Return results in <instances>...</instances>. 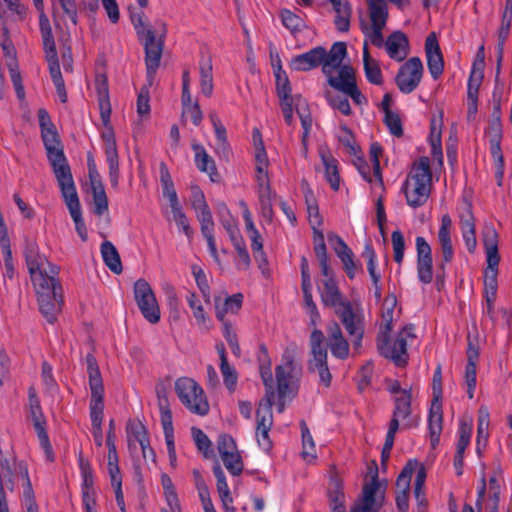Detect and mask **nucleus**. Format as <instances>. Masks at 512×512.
<instances>
[{
  "label": "nucleus",
  "instance_id": "1",
  "mask_svg": "<svg viewBox=\"0 0 512 512\" xmlns=\"http://www.w3.org/2000/svg\"><path fill=\"white\" fill-rule=\"evenodd\" d=\"M25 258L40 312L52 324L56 321L63 303L62 286L58 280L59 267L40 254L35 245L26 248Z\"/></svg>",
  "mask_w": 512,
  "mask_h": 512
},
{
  "label": "nucleus",
  "instance_id": "2",
  "mask_svg": "<svg viewBox=\"0 0 512 512\" xmlns=\"http://www.w3.org/2000/svg\"><path fill=\"white\" fill-rule=\"evenodd\" d=\"M397 304L394 295L387 296L382 304L380 331L377 336V348L385 358L391 359L397 366L407 364V345L412 343L416 336L412 325L405 326L391 341L390 333L393 329L394 310Z\"/></svg>",
  "mask_w": 512,
  "mask_h": 512
},
{
  "label": "nucleus",
  "instance_id": "3",
  "mask_svg": "<svg viewBox=\"0 0 512 512\" xmlns=\"http://www.w3.org/2000/svg\"><path fill=\"white\" fill-rule=\"evenodd\" d=\"M371 480L366 482L362 490V498L355 503L350 512H378L384 499L385 485L378 478V467L375 462L369 467ZM329 489L332 512H347L345 496L340 484L335 481Z\"/></svg>",
  "mask_w": 512,
  "mask_h": 512
},
{
  "label": "nucleus",
  "instance_id": "4",
  "mask_svg": "<svg viewBox=\"0 0 512 512\" xmlns=\"http://www.w3.org/2000/svg\"><path fill=\"white\" fill-rule=\"evenodd\" d=\"M98 84V104L100 110V117L104 126V131L101 134L103 139V149L106 157V162L109 168V178L113 186H117L119 182V155L115 139L114 130L110 123L111 117V104L109 100L108 87L106 79L103 77L100 81L97 79Z\"/></svg>",
  "mask_w": 512,
  "mask_h": 512
},
{
  "label": "nucleus",
  "instance_id": "5",
  "mask_svg": "<svg viewBox=\"0 0 512 512\" xmlns=\"http://www.w3.org/2000/svg\"><path fill=\"white\" fill-rule=\"evenodd\" d=\"M432 173L430 160L427 156L420 157L412 166L402 184V192L405 195L407 204L416 209L423 206L431 193Z\"/></svg>",
  "mask_w": 512,
  "mask_h": 512
},
{
  "label": "nucleus",
  "instance_id": "6",
  "mask_svg": "<svg viewBox=\"0 0 512 512\" xmlns=\"http://www.w3.org/2000/svg\"><path fill=\"white\" fill-rule=\"evenodd\" d=\"M41 137L59 186L73 182L71 170L61 148L55 126L51 129L42 130Z\"/></svg>",
  "mask_w": 512,
  "mask_h": 512
},
{
  "label": "nucleus",
  "instance_id": "7",
  "mask_svg": "<svg viewBox=\"0 0 512 512\" xmlns=\"http://www.w3.org/2000/svg\"><path fill=\"white\" fill-rule=\"evenodd\" d=\"M370 23L361 20L360 28L364 43L381 48L384 44L383 29L388 19V6L385 0H368Z\"/></svg>",
  "mask_w": 512,
  "mask_h": 512
},
{
  "label": "nucleus",
  "instance_id": "8",
  "mask_svg": "<svg viewBox=\"0 0 512 512\" xmlns=\"http://www.w3.org/2000/svg\"><path fill=\"white\" fill-rule=\"evenodd\" d=\"M175 390L181 403L191 412L205 416L209 412V403L204 390L196 381L188 377L179 378L175 382Z\"/></svg>",
  "mask_w": 512,
  "mask_h": 512
},
{
  "label": "nucleus",
  "instance_id": "9",
  "mask_svg": "<svg viewBox=\"0 0 512 512\" xmlns=\"http://www.w3.org/2000/svg\"><path fill=\"white\" fill-rule=\"evenodd\" d=\"M86 363L91 390L90 419L92 426H98L103 421L104 386L97 361L92 354L86 356Z\"/></svg>",
  "mask_w": 512,
  "mask_h": 512
},
{
  "label": "nucleus",
  "instance_id": "10",
  "mask_svg": "<svg viewBox=\"0 0 512 512\" xmlns=\"http://www.w3.org/2000/svg\"><path fill=\"white\" fill-rule=\"evenodd\" d=\"M156 26V32H148V35L141 38L144 40L145 65L150 83L160 66L164 39L167 33L166 24L163 21H156Z\"/></svg>",
  "mask_w": 512,
  "mask_h": 512
},
{
  "label": "nucleus",
  "instance_id": "11",
  "mask_svg": "<svg viewBox=\"0 0 512 512\" xmlns=\"http://www.w3.org/2000/svg\"><path fill=\"white\" fill-rule=\"evenodd\" d=\"M311 357L308 367L311 372H317L319 382L325 387L331 384V373L327 364V348L324 345V334L318 329H314L310 335Z\"/></svg>",
  "mask_w": 512,
  "mask_h": 512
},
{
  "label": "nucleus",
  "instance_id": "12",
  "mask_svg": "<svg viewBox=\"0 0 512 512\" xmlns=\"http://www.w3.org/2000/svg\"><path fill=\"white\" fill-rule=\"evenodd\" d=\"M420 414L412 404V394H403L402 397H393L392 417L390 425L403 430L418 427Z\"/></svg>",
  "mask_w": 512,
  "mask_h": 512
},
{
  "label": "nucleus",
  "instance_id": "13",
  "mask_svg": "<svg viewBox=\"0 0 512 512\" xmlns=\"http://www.w3.org/2000/svg\"><path fill=\"white\" fill-rule=\"evenodd\" d=\"M345 330L349 334L351 343L358 349L361 346L364 335V315L358 306H353L351 302L344 304L342 308L336 310Z\"/></svg>",
  "mask_w": 512,
  "mask_h": 512
},
{
  "label": "nucleus",
  "instance_id": "14",
  "mask_svg": "<svg viewBox=\"0 0 512 512\" xmlns=\"http://www.w3.org/2000/svg\"><path fill=\"white\" fill-rule=\"evenodd\" d=\"M337 71L336 75L334 73L325 75L328 84L337 91L349 96L357 105L366 102V98L357 87L354 69L350 65H344Z\"/></svg>",
  "mask_w": 512,
  "mask_h": 512
},
{
  "label": "nucleus",
  "instance_id": "15",
  "mask_svg": "<svg viewBox=\"0 0 512 512\" xmlns=\"http://www.w3.org/2000/svg\"><path fill=\"white\" fill-rule=\"evenodd\" d=\"M135 301L143 317L150 323L156 324L160 321V309L156 297L149 283L139 279L134 284Z\"/></svg>",
  "mask_w": 512,
  "mask_h": 512
},
{
  "label": "nucleus",
  "instance_id": "16",
  "mask_svg": "<svg viewBox=\"0 0 512 512\" xmlns=\"http://www.w3.org/2000/svg\"><path fill=\"white\" fill-rule=\"evenodd\" d=\"M423 72V63L419 57L408 59L396 74L395 82L398 89L404 94L413 92L419 86Z\"/></svg>",
  "mask_w": 512,
  "mask_h": 512
},
{
  "label": "nucleus",
  "instance_id": "17",
  "mask_svg": "<svg viewBox=\"0 0 512 512\" xmlns=\"http://www.w3.org/2000/svg\"><path fill=\"white\" fill-rule=\"evenodd\" d=\"M29 403H30V416L33 421V426L36 430L40 445L44 450L47 460H53V450L49 441L48 434L46 432V420L43 415L40 401L35 395L34 391L29 392Z\"/></svg>",
  "mask_w": 512,
  "mask_h": 512
},
{
  "label": "nucleus",
  "instance_id": "18",
  "mask_svg": "<svg viewBox=\"0 0 512 512\" xmlns=\"http://www.w3.org/2000/svg\"><path fill=\"white\" fill-rule=\"evenodd\" d=\"M256 438L258 445L266 452L272 448V441L269 437L273 425L271 400L261 401L256 411Z\"/></svg>",
  "mask_w": 512,
  "mask_h": 512
},
{
  "label": "nucleus",
  "instance_id": "19",
  "mask_svg": "<svg viewBox=\"0 0 512 512\" xmlns=\"http://www.w3.org/2000/svg\"><path fill=\"white\" fill-rule=\"evenodd\" d=\"M60 190L64 198L65 204L69 210V213L75 223L76 232L82 241L87 240V229L82 218L81 205L76 191V187L73 182L60 185Z\"/></svg>",
  "mask_w": 512,
  "mask_h": 512
},
{
  "label": "nucleus",
  "instance_id": "20",
  "mask_svg": "<svg viewBox=\"0 0 512 512\" xmlns=\"http://www.w3.org/2000/svg\"><path fill=\"white\" fill-rule=\"evenodd\" d=\"M328 241L340 259L343 265V270L345 271L347 277L350 280H353L356 274L359 271H362L361 263L355 261V255L353 251L348 247V245L340 236L336 234H329Z\"/></svg>",
  "mask_w": 512,
  "mask_h": 512
},
{
  "label": "nucleus",
  "instance_id": "21",
  "mask_svg": "<svg viewBox=\"0 0 512 512\" xmlns=\"http://www.w3.org/2000/svg\"><path fill=\"white\" fill-rule=\"evenodd\" d=\"M459 224L467 250L473 253L477 246L475 219L471 204L464 202L459 208Z\"/></svg>",
  "mask_w": 512,
  "mask_h": 512
},
{
  "label": "nucleus",
  "instance_id": "22",
  "mask_svg": "<svg viewBox=\"0 0 512 512\" xmlns=\"http://www.w3.org/2000/svg\"><path fill=\"white\" fill-rule=\"evenodd\" d=\"M452 219L448 214L441 217V224L437 234L439 251L441 253V267L452 262L454 258V247L451 238Z\"/></svg>",
  "mask_w": 512,
  "mask_h": 512
},
{
  "label": "nucleus",
  "instance_id": "23",
  "mask_svg": "<svg viewBox=\"0 0 512 512\" xmlns=\"http://www.w3.org/2000/svg\"><path fill=\"white\" fill-rule=\"evenodd\" d=\"M425 54L428 70L434 80H437L443 73L444 60L435 33H431L425 40Z\"/></svg>",
  "mask_w": 512,
  "mask_h": 512
},
{
  "label": "nucleus",
  "instance_id": "24",
  "mask_svg": "<svg viewBox=\"0 0 512 512\" xmlns=\"http://www.w3.org/2000/svg\"><path fill=\"white\" fill-rule=\"evenodd\" d=\"M197 214V218L201 225V233L203 237L206 239L208 244V249L211 257L214 261L220 264V259L216 247V241L214 237V221L212 218V213L210 211L209 206H205L203 208L195 210Z\"/></svg>",
  "mask_w": 512,
  "mask_h": 512
},
{
  "label": "nucleus",
  "instance_id": "25",
  "mask_svg": "<svg viewBox=\"0 0 512 512\" xmlns=\"http://www.w3.org/2000/svg\"><path fill=\"white\" fill-rule=\"evenodd\" d=\"M327 346L332 355L344 360L349 356V342L345 339L340 325L332 322L327 327Z\"/></svg>",
  "mask_w": 512,
  "mask_h": 512
},
{
  "label": "nucleus",
  "instance_id": "26",
  "mask_svg": "<svg viewBox=\"0 0 512 512\" xmlns=\"http://www.w3.org/2000/svg\"><path fill=\"white\" fill-rule=\"evenodd\" d=\"M294 370L293 355L290 352H285L282 357V363L275 369L277 390L281 397H285L290 392Z\"/></svg>",
  "mask_w": 512,
  "mask_h": 512
},
{
  "label": "nucleus",
  "instance_id": "27",
  "mask_svg": "<svg viewBox=\"0 0 512 512\" xmlns=\"http://www.w3.org/2000/svg\"><path fill=\"white\" fill-rule=\"evenodd\" d=\"M382 47H385L388 56L397 62H402L409 54L408 38L401 31H394L390 34L387 39L384 40Z\"/></svg>",
  "mask_w": 512,
  "mask_h": 512
},
{
  "label": "nucleus",
  "instance_id": "28",
  "mask_svg": "<svg viewBox=\"0 0 512 512\" xmlns=\"http://www.w3.org/2000/svg\"><path fill=\"white\" fill-rule=\"evenodd\" d=\"M321 301L324 306L332 307L335 311L338 308H342L344 304L350 301L345 299L341 291L339 290L338 284L335 278L324 279L319 286Z\"/></svg>",
  "mask_w": 512,
  "mask_h": 512
},
{
  "label": "nucleus",
  "instance_id": "29",
  "mask_svg": "<svg viewBox=\"0 0 512 512\" xmlns=\"http://www.w3.org/2000/svg\"><path fill=\"white\" fill-rule=\"evenodd\" d=\"M418 466L417 460H409L397 478L396 485L402 488V492L396 497V504L399 510L405 512L409 507L408 489L414 470Z\"/></svg>",
  "mask_w": 512,
  "mask_h": 512
},
{
  "label": "nucleus",
  "instance_id": "30",
  "mask_svg": "<svg viewBox=\"0 0 512 512\" xmlns=\"http://www.w3.org/2000/svg\"><path fill=\"white\" fill-rule=\"evenodd\" d=\"M325 56V48L317 46L297 55L291 60V67L296 71H309L321 65Z\"/></svg>",
  "mask_w": 512,
  "mask_h": 512
},
{
  "label": "nucleus",
  "instance_id": "31",
  "mask_svg": "<svg viewBox=\"0 0 512 512\" xmlns=\"http://www.w3.org/2000/svg\"><path fill=\"white\" fill-rule=\"evenodd\" d=\"M256 181L261 216L267 221H272L275 193L271 190L268 176L257 177Z\"/></svg>",
  "mask_w": 512,
  "mask_h": 512
},
{
  "label": "nucleus",
  "instance_id": "32",
  "mask_svg": "<svg viewBox=\"0 0 512 512\" xmlns=\"http://www.w3.org/2000/svg\"><path fill=\"white\" fill-rule=\"evenodd\" d=\"M347 56V47L344 42H336L332 45L329 52L325 50L323 62H321L324 75H330L343 65V60Z\"/></svg>",
  "mask_w": 512,
  "mask_h": 512
},
{
  "label": "nucleus",
  "instance_id": "33",
  "mask_svg": "<svg viewBox=\"0 0 512 512\" xmlns=\"http://www.w3.org/2000/svg\"><path fill=\"white\" fill-rule=\"evenodd\" d=\"M195 151V164L196 167L209 175L212 182L219 181V174L215 165V161L208 155L204 147L200 144L192 146Z\"/></svg>",
  "mask_w": 512,
  "mask_h": 512
},
{
  "label": "nucleus",
  "instance_id": "34",
  "mask_svg": "<svg viewBox=\"0 0 512 512\" xmlns=\"http://www.w3.org/2000/svg\"><path fill=\"white\" fill-rule=\"evenodd\" d=\"M442 406L438 401V396L435 397V401L432 403L429 417H428V429L430 433L431 443L433 446L439 443L440 435L442 432Z\"/></svg>",
  "mask_w": 512,
  "mask_h": 512
},
{
  "label": "nucleus",
  "instance_id": "35",
  "mask_svg": "<svg viewBox=\"0 0 512 512\" xmlns=\"http://www.w3.org/2000/svg\"><path fill=\"white\" fill-rule=\"evenodd\" d=\"M321 160L324 166L325 178L334 191L340 188V175L338 169V161L329 151H320Z\"/></svg>",
  "mask_w": 512,
  "mask_h": 512
},
{
  "label": "nucleus",
  "instance_id": "36",
  "mask_svg": "<svg viewBox=\"0 0 512 512\" xmlns=\"http://www.w3.org/2000/svg\"><path fill=\"white\" fill-rule=\"evenodd\" d=\"M243 303V295L241 293L226 297L223 303L220 298H215V314L220 322H224L226 314H237Z\"/></svg>",
  "mask_w": 512,
  "mask_h": 512
},
{
  "label": "nucleus",
  "instance_id": "37",
  "mask_svg": "<svg viewBox=\"0 0 512 512\" xmlns=\"http://www.w3.org/2000/svg\"><path fill=\"white\" fill-rule=\"evenodd\" d=\"M16 471L20 474V478L23 482V501L26 511L33 512L34 510H38L27 465L25 463H20L16 466Z\"/></svg>",
  "mask_w": 512,
  "mask_h": 512
},
{
  "label": "nucleus",
  "instance_id": "38",
  "mask_svg": "<svg viewBox=\"0 0 512 512\" xmlns=\"http://www.w3.org/2000/svg\"><path fill=\"white\" fill-rule=\"evenodd\" d=\"M499 87V76H495V87L493 90V111L491 120L486 130L487 136H502V123H501V104L500 97L497 99V90Z\"/></svg>",
  "mask_w": 512,
  "mask_h": 512
},
{
  "label": "nucleus",
  "instance_id": "39",
  "mask_svg": "<svg viewBox=\"0 0 512 512\" xmlns=\"http://www.w3.org/2000/svg\"><path fill=\"white\" fill-rule=\"evenodd\" d=\"M336 13L334 24L339 32H348L350 28L351 7L348 2L342 0H329Z\"/></svg>",
  "mask_w": 512,
  "mask_h": 512
},
{
  "label": "nucleus",
  "instance_id": "40",
  "mask_svg": "<svg viewBox=\"0 0 512 512\" xmlns=\"http://www.w3.org/2000/svg\"><path fill=\"white\" fill-rule=\"evenodd\" d=\"M368 44H363V64L367 80L374 85H381L383 82L382 72L376 60L369 53Z\"/></svg>",
  "mask_w": 512,
  "mask_h": 512
},
{
  "label": "nucleus",
  "instance_id": "41",
  "mask_svg": "<svg viewBox=\"0 0 512 512\" xmlns=\"http://www.w3.org/2000/svg\"><path fill=\"white\" fill-rule=\"evenodd\" d=\"M101 255L106 266L115 274H120L123 270L120 255L110 241H104L101 244Z\"/></svg>",
  "mask_w": 512,
  "mask_h": 512
},
{
  "label": "nucleus",
  "instance_id": "42",
  "mask_svg": "<svg viewBox=\"0 0 512 512\" xmlns=\"http://www.w3.org/2000/svg\"><path fill=\"white\" fill-rule=\"evenodd\" d=\"M108 454H107V470L109 475L119 474V458L115 445V434L113 432V421H110V430L107 434L106 440Z\"/></svg>",
  "mask_w": 512,
  "mask_h": 512
},
{
  "label": "nucleus",
  "instance_id": "43",
  "mask_svg": "<svg viewBox=\"0 0 512 512\" xmlns=\"http://www.w3.org/2000/svg\"><path fill=\"white\" fill-rule=\"evenodd\" d=\"M209 119L213 125L216 136V153H222L223 155L227 156L229 152V146L227 142L226 128L224 127L216 113H210Z\"/></svg>",
  "mask_w": 512,
  "mask_h": 512
},
{
  "label": "nucleus",
  "instance_id": "44",
  "mask_svg": "<svg viewBox=\"0 0 512 512\" xmlns=\"http://www.w3.org/2000/svg\"><path fill=\"white\" fill-rule=\"evenodd\" d=\"M161 485L164 496L171 512H180L181 506L172 479L166 473L161 475Z\"/></svg>",
  "mask_w": 512,
  "mask_h": 512
},
{
  "label": "nucleus",
  "instance_id": "45",
  "mask_svg": "<svg viewBox=\"0 0 512 512\" xmlns=\"http://www.w3.org/2000/svg\"><path fill=\"white\" fill-rule=\"evenodd\" d=\"M20 463L15 461L11 463L7 458L0 459V473L3 484L5 483L6 487L11 491L14 489L15 479H21L20 474L16 471V466Z\"/></svg>",
  "mask_w": 512,
  "mask_h": 512
},
{
  "label": "nucleus",
  "instance_id": "46",
  "mask_svg": "<svg viewBox=\"0 0 512 512\" xmlns=\"http://www.w3.org/2000/svg\"><path fill=\"white\" fill-rule=\"evenodd\" d=\"M200 86L201 92L210 97L213 92V76H212V63L210 59L202 61L200 64Z\"/></svg>",
  "mask_w": 512,
  "mask_h": 512
},
{
  "label": "nucleus",
  "instance_id": "47",
  "mask_svg": "<svg viewBox=\"0 0 512 512\" xmlns=\"http://www.w3.org/2000/svg\"><path fill=\"white\" fill-rule=\"evenodd\" d=\"M429 143L431 146V155L434 161L438 163L439 166L443 165V152H442V142H441V131L436 128L435 122L431 123V131L429 135Z\"/></svg>",
  "mask_w": 512,
  "mask_h": 512
},
{
  "label": "nucleus",
  "instance_id": "48",
  "mask_svg": "<svg viewBox=\"0 0 512 512\" xmlns=\"http://www.w3.org/2000/svg\"><path fill=\"white\" fill-rule=\"evenodd\" d=\"M382 146L378 143H372L370 145L369 155L373 166V175L375 178V186L383 189V179L380 169V156L382 155Z\"/></svg>",
  "mask_w": 512,
  "mask_h": 512
},
{
  "label": "nucleus",
  "instance_id": "49",
  "mask_svg": "<svg viewBox=\"0 0 512 512\" xmlns=\"http://www.w3.org/2000/svg\"><path fill=\"white\" fill-rule=\"evenodd\" d=\"M511 22L501 21V25L498 31V44H497V65H496V75L500 76L501 64L503 59V51L505 42L509 36L511 29Z\"/></svg>",
  "mask_w": 512,
  "mask_h": 512
},
{
  "label": "nucleus",
  "instance_id": "50",
  "mask_svg": "<svg viewBox=\"0 0 512 512\" xmlns=\"http://www.w3.org/2000/svg\"><path fill=\"white\" fill-rule=\"evenodd\" d=\"M362 256L367 260V270L372 282H380L381 275L377 271V255L371 244L365 245Z\"/></svg>",
  "mask_w": 512,
  "mask_h": 512
},
{
  "label": "nucleus",
  "instance_id": "51",
  "mask_svg": "<svg viewBox=\"0 0 512 512\" xmlns=\"http://www.w3.org/2000/svg\"><path fill=\"white\" fill-rule=\"evenodd\" d=\"M488 138L490 144V152L497 167V176L502 178L504 167V158L501 150L502 136H488Z\"/></svg>",
  "mask_w": 512,
  "mask_h": 512
},
{
  "label": "nucleus",
  "instance_id": "52",
  "mask_svg": "<svg viewBox=\"0 0 512 512\" xmlns=\"http://www.w3.org/2000/svg\"><path fill=\"white\" fill-rule=\"evenodd\" d=\"M488 138L490 144V152L497 167V176L502 178L504 167V158L501 150L502 136H488Z\"/></svg>",
  "mask_w": 512,
  "mask_h": 512
},
{
  "label": "nucleus",
  "instance_id": "53",
  "mask_svg": "<svg viewBox=\"0 0 512 512\" xmlns=\"http://www.w3.org/2000/svg\"><path fill=\"white\" fill-rule=\"evenodd\" d=\"M219 214L220 223L227 232V234L229 235V238H232L240 234L238 224L225 204L220 205Z\"/></svg>",
  "mask_w": 512,
  "mask_h": 512
},
{
  "label": "nucleus",
  "instance_id": "54",
  "mask_svg": "<svg viewBox=\"0 0 512 512\" xmlns=\"http://www.w3.org/2000/svg\"><path fill=\"white\" fill-rule=\"evenodd\" d=\"M304 193L307 204L309 223L311 224L312 228L320 226L322 223V219L319 213L318 205L313 197L312 190L309 187H307L304 190Z\"/></svg>",
  "mask_w": 512,
  "mask_h": 512
},
{
  "label": "nucleus",
  "instance_id": "55",
  "mask_svg": "<svg viewBox=\"0 0 512 512\" xmlns=\"http://www.w3.org/2000/svg\"><path fill=\"white\" fill-rule=\"evenodd\" d=\"M484 294L489 305L494 302L497 294V271L485 270Z\"/></svg>",
  "mask_w": 512,
  "mask_h": 512
},
{
  "label": "nucleus",
  "instance_id": "56",
  "mask_svg": "<svg viewBox=\"0 0 512 512\" xmlns=\"http://www.w3.org/2000/svg\"><path fill=\"white\" fill-rule=\"evenodd\" d=\"M94 213L103 215L108 210V198L106 196L102 182H97V186L93 187Z\"/></svg>",
  "mask_w": 512,
  "mask_h": 512
},
{
  "label": "nucleus",
  "instance_id": "57",
  "mask_svg": "<svg viewBox=\"0 0 512 512\" xmlns=\"http://www.w3.org/2000/svg\"><path fill=\"white\" fill-rule=\"evenodd\" d=\"M458 441L456 444V453L464 455L466 448L468 447L472 435V426L469 423L461 422L458 428Z\"/></svg>",
  "mask_w": 512,
  "mask_h": 512
},
{
  "label": "nucleus",
  "instance_id": "58",
  "mask_svg": "<svg viewBox=\"0 0 512 512\" xmlns=\"http://www.w3.org/2000/svg\"><path fill=\"white\" fill-rule=\"evenodd\" d=\"M158 406L160 410L161 424L163 427V432H174L173 431V422H172V412L169 408L168 399L163 396L158 397Z\"/></svg>",
  "mask_w": 512,
  "mask_h": 512
},
{
  "label": "nucleus",
  "instance_id": "59",
  "mask_svg": "<svg viewBox=\"0 0 512 512\" xmlns=\"http://www.w3.org/2000/svg\"><path fill=\"white\" fill-rule=\"evenodd\" d=\"M79 466L82 477V496L84 493H89L94 496L93 492V471L90 464L86 462L82 457L79 459Z\"/></svg>",
  "mask_w": 512,
  "mask_h": 512
},
{
  "label": "nucleus",
  "instance_id": "60",
  "mask_svg": "<svg viewBox=\"0 0 512 512\" xmlns=\"http://www.w3.org/2000/svg\"><path fill=\"white\" fill-rule=\"evenodd\" d=\"M394 261L401 265L404 259L405 239L400 230H395L391 234Z\"/></svg>",
  "mask_w": 512,
  "mask_h": 512
},
{
  "label": "nucleus",
  "instance_id": "61",
  "mask_svg": "<svg viewBox=\"0 0 512 512\" xmlns=\"http://www.w3.org/2000/svg\"><path fill=\"white\" fill-rule=\"evenodd\" d=\"M221 459L231 475L238 476L242 473L243 462L238 450L222 456Z\"/></svg>",
  "mask_w": 512,
  "mask_h": 512
},
{
  "label": "nucleus",
  "instance_id": "62",
  "mask_svg": "<svg viewBox=\"0 0 512 512\" xmlns=\"http://www.w3.org/2000/svg\"><path fill=\"white\" fill-rule=\"evenodd\" d=\"M326 99L333 109L340 111L343 115L346 116H349L351 114L350 103L346 95L342 96L327 92Z\"/></svg>",
  "mask_w": 512,
  "mask_h": 512
},
{
  "label": "nucleus",
  "instance_id": "63",
  "mask_svg": "<svg viewBox=\"0 0 512 512\" xmlns=\"http://www.w3.org/2000/svg\"><path fill=\"white\" fill-rule=\"evenodd\" d=\"M187 303L193 312V316L197 322V324L202 325L207 321V315L204 311L203 306L197 299V296L194 292H190L186 297Z\"/></svg>",
  "mask_w": 512,
  "mask_h": 512
},
{
  "label": "nucleus",
  "instance_id": "64",
  "mask_svg": "<svg viewBox=\"0 0 512 512\" xmlns=\"http://www.w3.org/2000/svg\"><path fill=\"white\" fill-rule=\"evenodd\" d=\"M193 440L197 448L203 453L204 457L208 458L211 454V441L208 436L199 428L193 427L191 429Z\"/></svg>",
  "mask_w": 512,
  "mask_h": 512
}]
</instances>
